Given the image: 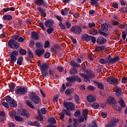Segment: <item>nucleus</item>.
<instances>
[{
  "instance_id": "nucleus-1",
  "label": "nucleus",
  "mask_w": 127,
  "mask_h": 127,
  "mask_svg": "<svg viewBox=\"0 0 127 127\" xmlns=\"http://www.w3.org/2000/svg\"><path fill=\"white\" fill-rule=\"evenodd\" d=\"M67 83L65 84L66 87H69L74 83L75 81H77L78 83H81L82 82V79L79 76L76 75L74 76H70L66 78Z\"/></svg>"
},
{
  "instance_id": "nucleus-2",
  "label": "nucleus",
  "mask_w": 127,
  "mask_h": 127,
  "mask_svg": "<svg viewBox=\"0 0 127 127\" xmlns=\"http://www.w3.org/2000/svg\"><path fill=\"white\" fill-rule=\"evenodd\" d=\"M31 102L34 104H39L40 102V98L39 96L36 95V93L32 92L29 95Z\"/></svg>"
},
{
  "instance_id": "nucleus-3",
  "label": "nucleus",
  "mask_w": 127,
  "mask_h": 127,
  "mask_svg": "<svg viewBox=\"0 0 127 127\" xmlns=\"http://www.w3.org/2000/svg\"><path fill=\"white\" fill-rule=\"evenodd\" d=\"M109 30V26L107 24H103L101 25V28L99 29V34L103 35V36H108V34L106 33L107 30Z\"/></svg>"
},
{
  "instance_id": "nucleus-4",
  "label": "nucleus",
  "mask_w": 127,
  "mask_h": 127,
  "mask_svg": "<svg viewBox=\"0 0 127 127\" xmlns=\"http://www.w3.org/2000/svg\"><path fill=\"white\" fill-rule=\"evenodd\" d=\"M17 55H18V52L17 51H13L10 53L9 55L10 56V62L13 65L14 64V63L17 61Z\"/></svg>"
},
{
  "instance_id": "nucleus-5",
  "label": "nucleus",
  "mask_w": 127,
  "mask_h": 127,
  "mask_svg": "<svg viewBox=\"0 0 127 127\" xmlns=\"http://www.w3.org/2000/svg\"><path fill=\"white\" fill-rule=\"evenodd\" d=\"M5 100L9 103L10 107H11V108H16L17 106L16 102L14 101V99L11 98L10 96H6L5 97Z\"/></svg>"
},
{
  "instance_id": "nucleus-6",
  "label": "nucleus",
  "mask_w": 127,
  "mask_h": 127,
  "mask_svg": "<svg viewBox=\"0 0 127 127\" xmlns=\"http://www.w3.org/2000/svg\"><path fill=\"white\" fill-rule=\"evenodd\" d=\"M119 60H120V58L119 57H116L112 59V57L109 55L107 57V61L108 64H115V63L117 62V61H119Z\"/></svg>"
},
{
  "instance_id": "nucleus-7",
  "label": "nucleus",
  "mask_w": 127,
  "mask_h": 127,
  "mask_svg": "<svg viewBox=\"0 0 127 127\" xmlns=\"http://www.w3.org/2000/svg\"><path fill=\"white\" fill-rule=\"evenodd\" d=\"M107 81L108 82L109 84H111L112 85H117L119 83V80L117 79V78L113 77L110 76L107 78Z\"/></svg>"
},
{
  "instance_id": "nucleus-8",
  "label": "nucleus",
  "mask_w": 127,
  "mask_h": 127,
  "mask_svg": "<svg viewBox=\"0 0 127 127\" xmlns=\"http://www.w3.org/2000/svg\"><path fill=\"white\" fill-rule=\"evenodd\" d=\"M64 106L67 111H74L75 110V105L72 102H66Z\"/></svg>"
},
{
  "instance_id": "nucleus-9",
  "label": "nucleus",
  "mask_w": 127,
  "mask_h": 127,
  "mask_svg": "<svg viewBox=\"0 0 127 127\" xmlns=\"http://www.w3.org/2000/svg\"><path fill=\"white\" fill-rule=\"evenodd\" d=\"M8 45L11 48H15V49H17L19 47V43L14 40L9 41Z\"/></svg>"
},
{
  "instance_id": "nucleus-10",
  "label": "nucleus",
  "mask_w": 127,
  "mask_h": 127,
  "mask_svg": "<svg viewBox=\"0 0 127 127\" xmlns=\"http://www.w3.org/2000/svg\"><path fill=\"white\" fill-rule=\"evenodd\" d=\"M71 31L75 34H80L82 32V29L79 26H73L71 28Z\"/></svg>"
},
{
  "instance_id": "nucleus-11",
  "label": "nucleus",
  "mask_w": 127,
  "mask_h": 127,
  "mask_svg": "<svg viewBox=\"0 0 127 127\" xmlns=\"http://www.w3.org/2000/svg\"><path fill=\"white\" fill-rule=\"evenodd\" d=\"M27 93V89L26 88H19L16 90V94L17 95H25Z\"/></svg>"
},
{
  "instance_id": "nucleus-12",
  "label": "nucleus",
  "mask_w": 127,
  "mask_h": 127,
  "mask_svg": "<svg viewBox=\"0 0 127 127\" xmlns=\"http://www.w3.org/2000/svg\"><path fill=\"white\" fill-rule=\"evenodd\" d=\"M96 42L98 45H103V44H105L107 42V39L100 36L97 38Z\"/></svg>"
},
{
  "instance_id": "nucleus-13",
  "label": "nucleus",
  "mask_w": 127,
  "mask_h": 127,
  "mask_svg": "<svg viewBox=\"0 0 127 127\" xmlns=\"http://www.w3.org/2000/svg\"><path fill=\"white\" fill-rule=\"evenodd\" d=\"M45 51L44 49H36L35 53L36 55L39 57H41V56L44 54Z\"/></svg>"
},
{
  "instance_id": "nucleus-14",
  "label": "nucleus",
  "mask_w": 127,
  "mask_h": 127,
  "mask_svg": "<svg viewBox=\"0 0 127 127\" xmlns=\"http://www.w3.org/2000/svg\"><path fill=\"white\" fill-rule=\"evenodd\" d=\"M34 3L37 5H44L45 7H47L48 5L46 2L44 1L43 0H36L34 1Z\"/></svg>"
},
{
  "instance_id": "nucleus-15",
  "label": "nucleus",
  "mask_w": 127,
  "mask_h": 127,
  "mask_svg": "<svg viewBox=\"0 0 127 127\" xmlns=\"http://www.w3.org/2000/svg\"><path fill=\"white\" fill-rule=\"evenodd\" d=\"M53 23H54V21L52 19H48L46 21L45 25L46 27H52Z\"/></svg>"
},
{
  "instance_id": "nucleus-16",
  "label": "nucleus",
  "mask_w": 127,
  "mask_h": 127,
  "mask_svg": "<svg viewBox=\"0 0 127 127\" xmlns=\"http://www.w3.org/2000/svg\"><path fill=\"white\" fill-rule=\"evenodd\" d=\"M107 101L110 105H115V104H117V101L112 96H109L107 99Z\"/></svg>"
},
{
  "instance_id": "nucleus-17",
  "label": "nucleus",
  "mask_w": 127,
  "mask_h": 127,
  "mask_svg": "<svg viewBox=\"0 0 127 127\" xmlns=\"http://www.w3.org/2000/svg\"><path fill=\"white\" fill-rule=\"evenodd\" d=\"M38 10H39V12L40 13L41 15L42 16H43V17H45L46 16V13H45V10L43 9V8H42L41 7H38L37 8Z\"/></svg>"
},
{
  "instance_id": "nucleus-18",
  "label": "nucleus",
  "mask_w": 127,
  "mask_h": 127,
  "mask_svg": "<svg viewBox=\"0 0 127 127\" xmlns=\"http://www.w3.org/2000/svg\"><path fill=\"white\" fill-rule=\"evenodd\" d=\"M81 39L85 41H90L91 40V36L84 34L81 36Z\"/></svg>"
},
{
  "instance_id": "nucleus-19",
  "label": "nucleus",
  "mask_w": 127,
  "mask_h": 127,
  "mask_svg": "<svg viewBox=\"0 0 127 127\" xmlns=\"http://www.w3.org/2000/svg\"><path fill=\"white\" fill-rule=\"evenodd\" d=\"M49 69V65L48 64L45 63L42 64V67L41 68V71L48 70Z\"/></svg>"
},
{
  "instance_id": "nucleus-20",
  "label": "nucleus",
  "mask_w": 127,
  "mask_h": 127,
  "mask_svg": "<svg viewBox=\"0 0 127 127\" xmlns=\"http://www.w3.org/2000/svg\"><path fill=\"white\" fill-rule=\"evenodd\" d=\"M32 34V38L34 39V40H38L39 39V37L38 36V34L36 32H32L31 33Z\"/></svg>"
},
{
  "instance_id": "nucleus-21",
  "label": "nucleus",
  "mask_w": 127,
  "mask_h": 127,
  "mask_svg": "<svg viewBox=\"0 0 127 127\" xmlns=\"http://www.w3.org/2000/svg\"><path fill=\"white\" fill-rule=\"evenodd\" d=\"M70 65L71 66H72V67H75L76 68H79V67H81V65L79 64H78V63H77L76 62L74 61H70Z\"/></svg>"
},
{
  "instance_id": "nucleus-22",
  "label": "nucleus",
  "mask_w": 127,
  "mask_h": 127,
  "mask_svg": "<svg viewBox=\"0 0 127 127\" xmlns=\"http://www.w3.org/2000/svg\"><path fill=\"white\" fill-rule=\"evenodd\" d=\"M80 75L84 78L85 82H86L87 83H89V82H90V78H89L88 75L84 73H80Z\"/></svg>"
},
{
  "instance_id": "nucleus-23",
  "label": "nucleus",
  "mask_w": 127,
  "mask_h": 127,
  "mask_svg": "<svg viewBox=\"0 0 127 127\" xmlns=\"http://www.w3.org/2000/svg\"><path fill=\"white\" fill-rule=\"evenodd\" d=\"M87 101L89 103H92L93 102H95L96 101V97L93 96H87Z\"/></svg>"
},
{
  "instance_id": "nucleus-24",
  "label": "nucleus",
  "mask_w": 127,
  "mask_h": 127,
  "mask_svg": "<svg viewBox=\"0 0 127 127\" xmlns=\"http://www.w3.org/2000/svg\"><path fill=\"white\" fill-rule=\"evenodd\" d=\"M82 116L84 117L85 121L88 119V111L86 109L82 110Z\"/></svg>"
},
{
  "instance_id": "nucleus-25",
  "label": "nucleus",
  "mask_w": 127,
  "mask_h": 127,
  "mask_svg": "<svg viewBox=\"0 0 127 127\" xmlns=\"http://www.w3.org/2000/svg\"><path fill=\"white\" fill-rule=\"evenodd\" d=\"M23 62V57H19L17 59V65H22V62Z\"/></svg>"
},
{
  "instance_id": "nucleus-26",
  "label": "nucleus",
  "mask_w": 127,
  "mask_h": 127,
  "mask_svg": "<svg viewBox=\"0 0 127 127\" xmlns=\"http://www.w3.org/2000/svg\"><path fill=\"white\" fill-rule=\"evenodd\" d=\"M74 90L72 89H66L65 91V94L66 96H70L71 94H73Z\"/></svg>"
},
{
  "instance_id": "nucleus-27",
  "label": "nucleus",
  "mask_w": 127,
  "mask_h": 127,
  "mask_svg": "<svg viewBox=\"0 0 127 127\" xmlns=\"http://www.w3.org/2000/svg\"><path fill=\"white\" fill-rule=\"evenodd\" d=\"M9 91L10 92H14V88H15V85L13 83H10L9 85Z\"/></svg>"
},
{
  "instance_id": "nucleus-28",
  "label": "nucleus",
  "mask_w": 127,
  "mask_h": 127,
  "mask_svg": "<svg viewBox=\"0 0 127 127\" xmlns=\"http://www.w3.org/2000/svg\"><path fill=\"white\" fill-rule=\"evenodd\" d=\"M3 19L4 20H11L12 19V16L10 15H5L3 16Z\"/></svg>"
},
{
  "instance_id": "nucleus-29",
  "label": "nucleus",
  "mask_w": 127,
  "mask_h": 127,
  "mask_svg": "<svg viewBox=\"0 0 127 127\" xmlns=\"http://www.w3.org/2000/svg\"><path fill=\"white\" fill-rule=\"evenodd\" d=\"M95 83L96 84V86L98 88H99L100 90H103L104 85H103V83H101L100 82H95Z\"/></svg>"
},
{
  "instance_id": "nucleus-30",
  "label": "nucleus",
  "mask_w": 127,
  "mask_h": 127,
  "mask_svg": "<svg viewBox=\"0 0 127 127\" xmlns=\"http://www.w3.org/2000/svg\"><path fill=\"white\" fill-rule=\"evenodd\" d=\"M9 115L12 119H14L16 117V112L13 110L9 113Z\"/></svg>"
},
{
  "instance_id": "nucleus-31",
  "label": "nucleus",
  "mask_w": 127,
  "mask_h": 127,
  "mask_svg": "<svg viewBox=\"0 0 127 127\" xmlns=\"http://www.w3.org/2000/svg\"><path fill=\"white\" fill-rule=\"evenodd\" d=\"M49 122L50 124H56V120L53 117H51L49 119Z\"/></svg>"
},
{
  "instance_id": "nucleus-32",
  "label": "nucleus",
  "mask_w": 127,
  "mask_h": 127,
  "mask_svg": "<svg viewBox=\"0 0 127 127\" xmlns=\"http://www.w3.org/2000/svg\"><path fill=\"white\" fill-rule=\"evenodd\" d=\"M115 92H116L117 96H120V95H121V93L122 92V89H121L120 88H117L115 89Z\"/></svg>"
},
{
  "instance_id": "nucleus-33",
  "label": "nucleus",
  "mask_w": 127,
  "mask_h": 127,
  "mask_svg": "<svg viewBox=\"0 0 127 127\" xmlns=\"http://www.w3.org/2000/svg\"><path fill=\"white\" fill-rule=\"evenodd\" d=\"M14 119L17 122H22L23 121V119L20 116H16Z\"/></svg>"
},
{
  "instance_id": "nucleus-34",
  "label": "nucleus",
  "mask_w": 127,
  "mask_h": 127,
  "mask_svg": "<svg viewBox=\"0 0 127 127\" xmlns=\"http://www.w3.org/2000/svg\"><path fill=\"white\" fill-rule=\"evenodd\" d=\"M27 54L30 58H32L34 56L33 53H32V52H31V51L30 50H28Z\"/></svg>"
},
{
  "instance_id": "nucleus-35",
  "label": "nucleus",
  "mask_w": 127,
  "mask_h": 127,
  "mask_svg": "<svg viewBox=\"0 0 127 127\" xmlns=\"http://www.w3.org/2000/svg\"><path fill=\"white\" fill-rule=\"evenodd\" d=\"M113 108L117 110V111H118V113H122V108L121 107H118V105H114L113 106Z\"/></svg>"
},
{
  "instance_id": "nucleus-36",
  "label": "nucleus",
  "mask_w": 127,
  "mask_h": 127,
  "mask_svg": "<svg viewBox=\"0 0 127 127\" xmlns=\"http://www.w3.org/2000/svg\"><path fill=\"white\" fill-rule=\"evenodd\" d=\"M41 74L43 77H47L48 75V71L46 70H41Z\"/></svg>"
},
{
  "instance_id": "nucleus-37",
  "label": "nucleus",
  "mask_w": 127,
  "mask_h": 127,
  "mask_svg": "<svg viewBox=\"0 0 127 127\" xmlns=\"http://www.w3.org/2000/svg\"><path fill=\"white\" fill-rule=\"evenodd\" d=\"M20 55H26V50H24L23 49H21L19 51Z\"/></svg>"
},
{
  "instance_id": "nucleus-38",
  "label": "nucleus",
  "mask_w": 127,
  "mask_h": 127,
  "mask_svg": "<svg viewBox=\"0 0 127 127\" xmlns=\"http://www.w3.org/2000/svg\"><path fill=\"white\" fill-rule=\"evenodd\" d=\"M31 125H32V126H35V127H40V124L37 121L32 122Z\"/></svg>"
},
{
  "instance_id": "nucleus-39",
  "label": "nucleus",
  "mask_w": 127,
  "mask_h": 127,
  "mask_svg": "<svg viewBox=\"0 0 127 127\" xmlns=\"http://www.w3.org/2000/svg\"><path fill=\"white\" fill-rule=\"evenodd\" d=\"M90 3L92 5H97L98 4L97 1H99L100 0H90Z\"/></svg>"
},
{
  "instance_id": "nucleus-40",
  "label": "nucleus",
  "mask_w": 127,
  "mask_h": 127,
  "mask_svg": "<svg viewBox=\"0 0 127 127\" xmlns=\"http://www.w3.org/2000/svg\"><path fill=\"white\" fill-rule=\"evenodd\" d=\"M49 28L47 29V32H48L49 34H51V33H52L54 31V29L52 27Z\"/></svg>"
},
{
  "instance_id": "nucleus-41",
  "label": "nucleus",
  "mask_w": 127,
  "mask_h": 127,
  "mask_svg": "<svg viewBox=\"0 0 127 127\" xmlns=\"http://www.w3.org/2000/svg\"><path fill=\"white\" fill-rule=\"evenodd\" d=\"M26 104L27 105V106L28 107H29L30 108H31V109H33V105H32V103H31V102L29 101V100H27L26 101Z\"/></svg>"
},
{
  "instance_id": "nucleus-42",
  "label": "nucleus",
  "mask_w": 127,
  "mask_h": 127,
  "mask_svg": "<svg viewBox=\"0 0 127 127\" xmlns=\"http://www.w3.org/2000/svg\"><path fill=\"white\" fill-rule=\"evenodd\" d=\"M23 112H24V109L23 110H21V109H19L17 111V114L18 116H23Z\"/></svg>"
},
{
  "instance_id": "nucleus-43",
  "label": "nucleus",
  "mask_w": 127,
  "mask_h": 127,
  "mask_svg": "<svg viewBox=\"0 0 127 127\" xmlns=\"http://www.w3.org/2000/svg\"><path fill=\"white\" fill-rule=\"evenodd\" d=\"M70 74H71V75H75L77 74V70H76V68H73L70 71H69Z\"/></svg>"
},
{
  "instance_id": "nucleus-44",
  "label": "nucleus",
  "mask_w": 127,
  "mask_h": 127,
  "mask_svg": "<svg viewBox=\"0 0 127 127\" xmlns=\"http://www.w3.org/2000/svg\"><path fill=\"white\" fill-rule=\"evenodd\" d=\"M119 103H120L122 108H125V107H126V104H125V102L123 101V99H120Z\"/></svg>"
},
{
  "instance_id": "nucleus-45",
  "label": "nucleus",
  "mask_w": 127,
  "mask_h": 127,
  "mask_svg": "<svg viewBox=\"0 0 127 127\" xmlns=\"http://www.w3.org/2000/svg\"><path fill=\"white\" fill-rule=\"evenodd\" d=\"M36 47H37V49L38 48H39V49H43L42 44H41V42H37L36 43Z\"/></svg>"
},
{
  "instance_id": "nucleus-46",
  "label": "nucleus",
  "mask_w": 127,
  "mask_h": 127,
  "mask_svg": "<svg viewBox=\"0 0 127 127\" xmlns=\"http://www.w3.org/2000/svg\"><path fill=\"white\" fill-rule=\"evenodd\" d=\"M91 33H92V35H96V34H98V33H99V31H98L97 30L92 29L91 30Z\"/></svg>"
},
{
  "instance_id": "nucleus-47",
  "label": "nucleus",
  "mask_w": 127,
  "mask_h": 127,
  "mask_svg": "<svg viewBox=\"0 0 127 127\" xmlns=\"http://www.w3.org/2000/svg\"><path fill=\"white\" fill-rule=\"evenodd\" d=\"M84 121H85V117H84V116H80L78 119L79 123H84Z\"/></svg>"
},
{
  "instance_id": "nucleus-48",
  "label": "nucleus",
  "mask_w": 127,
  "mask_h": 127,
  "mask_svg": "<svg viewBox=\"0 0 127 127\" xmlns=\"http://www.w3.org/2000/svg\"><path fill=\"white\" fill-rule=\"evenodd\" d=\"M39 26L42 30H45V27H44V24H43V21H40L39 22Z\"/></svg>"
},
{
  "instance_id": "nucleus-49",
  "label": "nucleus",
  "mask_w": 127,
  "mask_h": 127,
  "mask_svg": "<svg viewBox=\"0 0 127 127\" xmlns=\"http://www.w3.org/2000/svg\"><path fill=\"white\" fill-rule=\"evenodd\" d=\"M2 106H3L4 108H6V109H8L9 108V105H8V103L3 102L1 103Z\"/></svg>"
},
{
  "instance_id": "nucleus-50",
  "label": "nucleus",
  "mask_w": 127,
  "mask_h": 127,
  "mask_svg": "<svg viewBox=\"0 0 127 127\" xmlns=\"http://www.w3.org/2000/svg\"><path fill=\"white\" fill-rule=\"evenodd\" d=\"M91 106L94 109H98L99 108V107H100V105L98 103H93V104H92Z\"/></svg>"
},
{
  "instance_id": "nucleus-51",
  "label": "nucleus",
  "mask_w": 127,
  "mask_h": 127,
  "mask_svg": "<svg viewBox=\"0 0 127 127\" xmlns=\"http://www.w3.org/2000/svg\"><path fill=\"white\" fill-rule=\"evenodd\" d=\"M25 40V37H19L18 39V42H23Z\"/></svg>"
},
{
  "instance_id": "nucleus-52",
  "label": "nucleus",
  "mask_w": 127,
  "mask_h": 127,
  "mask_svg": "<svg viewBox=\"0 0 127 127\" xmlns=\"http://www.w3.org/2000/svg\"><path fill=\"white\" fill-rule=\"evenodd\" d=\"M23 116H26V117H27V118L29 117V114H28V111H27V110H26L25 109H24Z\"/></svg>"
},
{
  "instance_id": "nucleus-53",
  "label": "nucleus",
  "mask_w": 127,
  "mask_h": 127,
  "mask_svg": "<svg viewBox=\"0 0 127 127\" xmlns=\"http://www.w3.org/2000/svg\"><path fill=\"white\" fill-rule=\"evenodd\" d=\"M49 72L50 77H52V76H53V75H54V73H55L54 72V70H53L52 69H49Z\"/></svg>"
},
{
  "instance_id": "nucleus-54",
  "label": "nucleus",
  "mask_w": 127,
  "mask_h": 127,
  "mask_svg": "<svg viewBox=\"0 0 127 127\" xmlns=\"http://www.w3.org/2000/svg\"><path fill=\"white\" fill-rule=\"evenodd\" d=\"M88 25L89 28H92L94 27V26H96V24L94 22L89 23Z\"/></svg>"
},
{
  "instance_id": "nucleus-55",
  "label": "nucleus",
  "mask_w": 127,
  "mask_h": 127,
  "mask_svg": "<svg viewBox=\"0 0 127 127\" xmlns=\"http://www.w3.org/2000/svg\"><path fill=\"white\" fill-rule=\"evenodd\" d=\"M63 112H64V113H65V115L66 116H68V117H70L71 116V113H70V111H67L65 109H64L63 110Z\"/></svg>"
},
{
  "instance_id": "nucleus-56",
  "label": "nucleus",
  "mask_w": 127,
  "mask_h": 127,
  "mask_svg": "<svg viewBox=\"0 0 127 127\" xmlns=\"http://www.w3.org/2000/svg\"><path fill=\"white\" fill-rule=\"evenodd\" d=\"M75 102L76 104H80V98L78 95H76L75 96Z\"/></svg>"
},
{
  "instance_id": "nucleus-57",
  "label": "nucleus",
  "mask_w": 127,
  "mask_h": 127,
  "mask_svg": "<svg viewBox=\"0 0 127 127\" xmlns=\"http://www.w3.org/2000/svg\"><path fill=\"white\" fill-rule=\"evenodd\" d=\"M99 62L101 63V64H106V63H107V61L105 59H101L99 60Z\"/></svg>"
},
{
  "instance_id": "nucleus-58",
  "label": "nucleus",
  "mask_w": 127,
  "mask_h": 127,
  "mask_svg": "<svg viewBox=\"0 0 127 127\" xmlns=\"http://www.w3.org/2000/svg\"><path fill=\"white\" fill-rule=\"evenodd\" d=\"M34 41L33 40H31L30 41V44H29V45H30V47H31V48H33V46H34Z\"/></svg>"
},
{
  "instance_id": "nucleus-59",
  "label": "nucleus",
  "mask_w": 127,
  "mask_h": 127,
  "mask_svg": "<svg viewBox=\"0 0 127 127\" xmlns=\"http://www.w3.org/2000/svg\"><path fill=\"white\" fill-rule=\"evenodd\" d=\"M59 25L62 29H63V30H65V25H63L62 22L59 23Z\"/></svg>"
},
{
  "instance_id": "nucleus-60",
  "label": "nucleus",
  "mask_w": 127,
  "mask_h": 127,
  "mask_svg": "<svg viewBox=\"0 0 127 127\" xmlns=\"http://www.w3.org/2000/svg\"><path fill=\"white\" fill-rule=\"evenodd\" d=\"M50 44V43H49V41H46V42L45 43V45H44V48H48V47L49 46Z\"/></svg>"
},
{
  "instance_id": "nucleus-61",
  "label": "nucleus",
  "mask_w": 127,
  "mask_h": 127,
  "mask_svg": "<svg viewBox=\"0 0 127 127\" xmlns=\"http://www.w3.org/2000/svg\"><path fill=\"white\" fill-rule=\"evenodd\" d=\"M91 42L93 44H95L96 43V38L94 36L91 37Z\"/></svg>"
},
{
  "instance_id": "nucleus-62",
  "label": "nucleus",
  "mask_w": 127,
  "mask_h": 127,
  "mask_svg": "<svg viewBox=\"0 0 127 127\" xmlns=\"http://www.w3.org/2000/svg\"><path fill=\"white\" fill-rule=\"evenodd\" d=\"M81 115V112L80 111H76V112L74 113V116L75 117H79Z\"/></svg>"
},
{
  "instance_id": "nucleus-63",
  "label": "nucleus",
  "mask_w": 127,
  "mask_h": 127,
  "mask_svg": "<svg viewBox=\"0 0 127 127\" xmlns=\"http://www.w3.org/2000/svg\"><path fill=\"white\" fill-rule=\"evenodd\" d=\"M101 116L103 119H105V118H107V113L106 112H102L101 113Z\"/></svg>"
},
{
  "instance_id": "nucleus-64",
  "label": "nucleus",
  "mask_w": 127,
  "mask_h": 127,
  "mask_svg": "<svg viewBox=\"0 0 127 127\" xmlns=\"http://www.w3.org/2000/svg\"><path fill=\"white\" fill-rule=\"evenodd\" d=\"M61 13L63 15H66V14H68V12H67L66 10H63Z\"/></svg>"
}]
</instances>
